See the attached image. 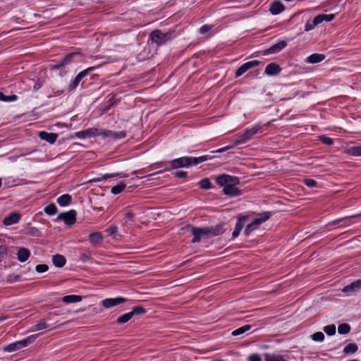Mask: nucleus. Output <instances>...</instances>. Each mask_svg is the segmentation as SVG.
I'll return each mask as SVG.
<instances>
[{"instance_id":"obj_1","label":"nucleus","mask_w":361,"mask_h":361,"mask_svg":"<svg viewBox=\"0 0 361 361\" xmlns=\"http://www.w3.org/2000/svg\"><path fill=\"white\" fill-rule=\"evenodd\" d=\"M185 231H189L193 235L192 243H199L202 238H211L215 235H219L224 233V228L221 226L217 225L210 227H195L190 225L183 228Z\"/></svg>"},{"instance_id":"obj_2","label":"nucleus","mask_w":361,"mask_h":361,"mask_svg":"<svg viewBox=\"0 0 361 361\" xmlns=\"http://www.w3.org/2000/svg\"><path fill=\"white\" fill-rule=\"evenodd\" d=\"M212 157L209 155H204L199 157H183L173 159L170 162L172 169H178L181 167H190L197 165L202 162L208 161Z\"/></svg>"},{"instance_id":"obj_3","label":"nucleus","mask_w":361,"mask_h":361,"mask_svg":"<svg viewBox=\"0 0 361 361\" xmlns=\"http://www.w3.org/2000/svg\"><path fill=\"white\" fill-rule=\"evenodd\" d=\"M261 126L259 125L252 126L251 128H246L243 132L239 133L235 139L232 140L233 145H242L247 142L258 133Z\"/></svg>"},{"instance_id":"obj_4","label":"nucleus","mask_w":361,"mask_h":361,"mask_svg":"<svg viewBox=\"0 0 361 361\" xmlns=\"http://www.w3.org/2000/svg\"><path fill=\"white\" fill-rule=\"evenodd\" d=\"M271 214V213L270 212L258 214L252 221L247 225L244 231L245 235L249 236L253 231L257 229L262 223L267 221L270 218Z\"/></svg>"},{"instance_id":"obj_5","label":"nucleus","mask_w":361,"mask_h":361,"mask_svg":"<svg viewBox=\"0 0 361 361\" xmlns=\"http://www.w3.org/2000/svg\"><path fill=\"white\" fill-rule=\"evenodd\" d=\"M37 337V334L31 335L21 341H18L4 346L3 350L4 351L8 353L16 352L17 350L25 348L29 344L32 343L36 339Z\"/></svg>"},{"instance_id":"obj_6","label":"nucleus","mask_w":361,"mask_h":361,"mask_svg":"<svg viewBox=\"0 0 361 361\" xmlns=\"http://www.w3.org/2000/svg\"><path fill=\"white\" fill-rule=\"evenodd\" d=\"M101 66V65L98 66H94L88 67L87 68L80 71L70 82V84L68 86V92H73L74 91L80 82L82 81V80L88 75L92 71L99 68Z\"/></svg>"},{"instance_id":"obj_7","label":"nucleus","mask_w":361,"mask_h":361,"mask_svg":"<svg viewBox=\"0 0 361 361\" xmlns=\"http://www.w3.org/2000/svg\"><path fill=\"white\" fill-rule=\"evenodd\" d=\"M174 37L173 32H162L159 30L152 31L150 34V39L152 42L157 45H162L171 40Z\"/></svg>"},{"instance_id":"obj_8","label":"nucleus","mask_w":361,"mask_h":361,"mask_svg":"<svg viewBox=\"0 0 361 361\" xmlns=\"http://www.w3.org/2000/svg\"><path fill=\"white\" fill-rule=\"evenodd\" d=\"M216 182L224 188L227 186L237 185L240 183L239 178L228 174H222L216 178Z\"/></svg>"},{"instance_id":"obj_9","label":"nucleus","mask_w":361,"mask_h":361,"mask_svg":"<svg viewBox=\"0 0 361 361\" xmlns=\"http://www.w3.org/2000/svg\"><path fill=\"white\" fill-rule=\"evenodd\" d=\"M103 133L104 130L102 129H99L97 128H90L85 130L76 132L75 133V137H77L80 140H84L87 138L94 137L97 136L103 137Z\"/></svg>"},{"instance_id":"obj_10","label":"nucleus","mask_w":361,"mask_h":361,"mask_svg":"<svg viewBox=\"0 0 361 361\" xmlns=\"http://www.w3.org/2000/svg\"><path fill=\"white\" fill-rule=\"evenodd\" d=\"M76 212L73 209L63 212L58 215V219L63 221L68 226L73 225L76 221Z\"/></svg>"},{"instance_id":"obj_11","label":"nucleus","mask_w":361,"mask_h":361,"mask_svg":"<svg viewBox=\"0 0 361 361\" xmlns=\"http://www.w3.org/2000/svg\"><path fill=\"white\" fill-rule=\"evenodd\" d=\"M127 301V299L123 297H117L115 298H106L102 301V306L106 309H109Z\"/></svg>"},{"instance_id":"obj_12","label":"nucleus","mask_w":361,"mask_h":361,"mask_svg":"<svg viewBox=\"0 0 361 361\" xmlns=\"http://www.w3.org/2000/svg\"><path fill=\"white\" fill-rule=\"evenodd\" d=\"M259 64V61L257 60H253L248 62H246L241 65L235 71V78H238L243 75L246 71L252 68L253 67L258 66Z\"/></svg>"},{"instance_id":"obj_13","label":"nucleus","mask_w":361,"mask_h":361,"mask_svg":"<svg viewBox=\"0 0 361 361\" xmlns=\"http://www.w3.org/2000/svg\"><path fill=\"white\" fill-rule=\"evenodd\" d=\"M20 218L21 215L19 213L13 212L4 219L3 224L5 226H11L18 223L20 220Z\"/></svg>"},{"instance_id":"obj_14","label":"nucleus","mask_w":361,"mask_h":361,"mask_svg":"<svg viewBox=\"0 0 361 361\" xmlns=\"http://www.w3.org/2000/svg\"><path fill=\"white\" fill-rule=\"evenodd\" d=\"M39 137L41 140H45L50 144H54L58 137V135L52 133L41 131L39 133Z\"/></svg>"},{"instance_id":"obj_15","label":"nucleus","mask_w":361,"mask_h":361,"mask_svg":"<svg viewBox=\"0 0 361 361\" xmlns=\"http://www.w3.org/2000/svg\"><path fill=\"white\" fill-rule=\"evenodd\" d=\"M126 136V131L116 132L109 130H104L103 137H111L114 139H121Z\"/></svg>"},{"instance_id":"obj_16","label":"nucleus","mask_w":361,"mask_h":361,"mask_svg":"<svg viewBox=\"0 0 361 361\" xmlns=\"http://www.w3.org/2000/svg\"><path fill=\"white\" fill-rule=\"evenodd\" d=\"M285 9L283 4L280 1H275L270 5L269 11L273 15H278Z\"/></svg>"},{"instance_id":"obj_17","label":"nucleus","mask_w":361,"mask_h":361,"mask_svg":"<svg viewBox=\"0 0 361 361\" xmlns=\"http://www.w3.org/2000/svg\"><path fill=\"white\" fill-rule=\"evenodd\" d=\"M17 259L20 262H26L30 257V251L25 247H20L17 252Z\"/></svg>"},{"instance_id":"obj_18","label":"nucleus","mask_w":361,"mask_h":361,"mask_svg":"<svg viewBox=\"0 0 361 361\" xmlns=\"http://www.w3.org/2000/svg\"><path fill=\"white\" fill-rule=\"evenodd\" d=\"M287 45V43L284 40H281L278 43L270 47L267 51L266 54H275L281 51Z\"/></svg>"},{"instance_id":"obj_19","label":"nucleus","mask_w":361,"mask_h":361,"mask_svg":"<svg viewBox=\"0 0 361 361\" xmlns=\"http://www.w3.org/2000/svg\"><path fill=\"white\" fill-rule=\"evenodd\" d=\"M281 71L280 66L274 63L268 64L265 68V73L268 75H276Z\"/></svg>"},{"instance_id":"obj_20","label":"nucleus","mask_w":361,"mask_h":361,"mask_svg":"<svg viewBox=\"0 0 361 361\" xmlns=\"http://www.w3.org/2000/svg\"><path fill=\"white\" fill-rule=\"evenodd\" d=\"M235 186L236 185L227 186L226 188L223 189L224 193L230 197L240 196L242 194V192Z\"/></svg>"},{"instance_id":"obj_21","label":"nucleus","mask_w":361,"mask_h":361,"mask_svg":"<svg viewBox=\"0 0 361 361\" xmlns=\"http://www.w3.org/2000/svg\"><path fill=\"white\" fill-rule=\"evenodd\" d=\"M52 262L55 267L61 268L66 264V259L63 255L57 254L52 256Z\"/></svg>"},{"instance_id":"obj_22","label":"nucleus","mask_w":361,"mask_h":361,"mask_svg":"<svg viewBox=\"0 0 361 361\" xmlns=\"http://www.w3.org/2000/svg\"><path fill=\"white\" fill-rule=\"evenodd\" d=\"M361 288V279H359L355 282H353L351 283L350 284L345 286L343 289H342V291L343 293H350V292H352V291H355L357 289H360Z\"/></svg>"},{"instance_id":"obj_23","label":"nucleus","mask_w":361,"mask_h":361,"mask_svg":"<svg viewBox=\"0 0 361 361\" xmlns=\"http://www.w3.org/2000/svg\"><path fill=\"white\" fill-rule=\"evenodd\" d=\"M325 55L323 54H312L307 58V62L309 63H317L325 59Z\"/></svg>"},{"instance_id":"obj_24","label":"nucleus","mask_w":361,"mask_h":361,"mask_svg":"<svg viewBox=\"0 0 361 361\" xmlns=\"http://www.w3.org/2000/svg\"><path fill=\"white\" fill-rule=\"evenodd\" d=\"M114 177L126 178V177H128V175L123 172L115 173H106V174H104V176H102L101 178L94 179L93 181L99 182V181L106 180L107 178H114Z\"/></svg>"},{"instance_id":"obj_25","label":"nucleus","mask_w":361,"mask_h":361,"mask_svg":"<svg viewBox=\"0 0 361 361\" xmlns=\"http://www.w3.org/2000/svg\"><path fill=\"white\" fill-rule=\"evenodd\" d=\"M81 300L82 297L77 295H68L61 298V301L66 304L79 302Z\"/></svg>"},{"instance_id":"obj_26","label":"nucleus","mask_w":361,"mask_h":361,"mask_svg":"<svg viewBox=\"0 0 361 361\" xmlns=\"http://www.w3.org/2000/svg\"><path fill=\"white\" fill-rule=\"evenodd\" d=\"M89 240H90V243L92 245L96 246V245H99L102 242V235L99 232L92 233L89 235Z\"/></svg>"},{"instance_id":"obj_27","label":"nucleus","mask_w":361,"mask_h":361,"mask_svg":"<svg viewBox=\"0 0 361 361\" xmlns=\"http://www.w3.org/2000/svg\"><path fill=\"white\" fill-rule=\"evenodd\" d=\"M72 197L68 194H64L57 198L58 204L61 207H66L71 204Z\"/></svg>"},{"instance_id":"obj_28","label":"nucleus","mask_w":361,"mask_h":361,"mask_svg":"<svg viewBox=\"0 0 361 361\" xmlns=\"http://www.w3.org/2000/svg\"><path fill=\"white\" fill-rule=\"evenodd\" d=\"M335 14H319L316 16V23H319V24L322 23L324 21L330 22L335 18Z\"/></svg>"},{"instance_id":"obj_29","label":"nucleus","mask_w":361,"mask_h":361,"mask_svg":"<svg viewBox=\"0 0 361 361\" xmlns=\"http://www.w3.org/2000/svg\"><path fill=\"white\" fill-rule=\"evenodd\" d=\"M244 220V218H240L237 221L235 229L232 233L233 238H237L239 235L240 233L241 232L242 229L243 228Z\"/></svg>"},{"instance_id":"obj_30","label":"nucleus","mask_w":361,"mask_h":361,"mask_svg":"<svg viewBox=\"0 0 361 361\" xmlns=\"http://www.w3.org/2000/svg\"><path fill=\"white\" fill-rule=\"evenodd\" d=\"M251 328H252V325H250V324L244 325V326L234 330L233 331H232L231 335L233 336H237L242 335V334H245V332L250 331L251 329Z\"/></svg>"},{"instance_id":"obj_31","label":"nucleus","mask_w":361,"mask_h":361,"mask_svg":"<svg viewBox=\"0 0 361 361\" xmlns=\"http://www.w3.org/2000/svg\"><path fill=\"white\" fill-rule=\"evenodd\" d=\"M126 185L123 182H120L115 186H113L111 189V192L114 195H118L121 193L126 188Z\"/></svg>"},{"instance_id":"obj_32","label":"nucleus","mask_w":361,"mask_h":361,"mask_svg":"<svg viewBox=\"0 0 361 361\" xmlns=\"http://www.w3.org/2000/svg\"><path fill=\"white\" fill-rule=\"evenodd\" d=\"M358 350V347L357 345L354 343H348V345H346L345 346V348H343V353L345 354H353L355 353H356Z\"/></svg>"},{"instance_id":"obj_33","label":"nucleus","mask_w":361,"mask_h":361,"mask_svg":"<svg viewBox=\"0 0 361 361\" xmlns=\"http://www.w3.org/2000/svg\"><path fill=\"white\" fill-rule=\"evenodd\" d=\"M348 153L354 157H361V145H355L348 149Z\"/></svg>"},{"instance_id":"obj_34","label":"nucleus","mask_w":361,"mask_h":361,"mask_svg":"<svg viewBox=\"0 0 361 361\" xmlns=\"http://www.w3.org/2000/svg\"><path fill=\"white\" fill-rule=\"evenodd\" d=\"M18 99V96L16 94L5 95L3 92H0V101L11 102H15Z\"/></svg>"},{"instance_id":"obj_35","label":"nucleus","mask_w":361,"mask_h":361,"mask_svg":"<svg viewBox=\"0 0 361 361\" xmlns=\"http://www.w3.org/2000/svg\"><path fill=\"white\" fill-rule=\"evenodd\" d=\"M132 317V314L130 313V312H129L118 317L116 319V322L118 324H125L128 322L130 319H131Z\"/></svg>"},{"instance_id":"obj_36","label":"nucleus","mask_w":361,"mask_h":361,"mask_svg":"<svg viewBox=\"0 0 361 361\" xmlns=\"http://www.w3.org/2000/svg\"><path fill=\"white\" fill-rule=\"evenodd\" d=\"M265 361H286L282 355H265Z\"/></svg>"},{"instance_id":"obj_37","label":"nucleus","mask_w":361,"mask_h":361,"mask_svg":"<svg viewBox=\"0 0 361 361\" xmlns=\"http://www.w3.org/2000/svg\"><path fill=\"white\" fill-rule=\"evenodd\" d=\"M44 212L48 215H54L57 212V207L55 204L51 203L46 206L44 209Z\"/></svg>"},{"instance_id":"obj_38","label":"nucleus","mask_w":361,"mask_h":361,"mask_svg":"<svg viewBox=\"0 0 361 361\" xmlns=\"http://www.w3.org/2000/svg\"><path fill=\"white\" fill-rule=\"evenodd\" d=\"M350 331V326L347 323L341 324L338 327V331L340 334H346Z\"/></svg>"},{"instance_id":"obj_39","label":"nucleus","mask_w":361,"mask_h":361,"mask_svg":"<svg viewBox=\"0 0 361 361\" xmlns=\"http://www.w3.org/2000/svg\"><path fill=\"white\" fill-rule=\"evenodd\" d=\"M198 184L202 189L208 190L212 188V183L209 178H203Z\"/></svg>"},{"instance_id":"obj_40","label":"nucleus","mask_w":361,"mask_h":361,"mask_svg":"<svg viewBox=\"0 0 361 361\" xmlns=\"http://www.w3.org/2000/svg\"><path fill=\"white\" fill-rule=\"evenodd\" d=\"M319 23H316V17L314 18L312 21L307 20L305 25V30L308 32L314 28L315 26L318 25Z\"/></svg>"},{"instance_id":"obj_41","label":"nucleus","mask_w":361,"mask_h":361,"mask_svg":"<svg viewBox=\"0 0 361 361\" xmlns=\"http://www.w3.org/2000/svg\"><path fill=\"white\" fill-rule=\"evenodd\" d=\"M146 312L145 309L142 306H135L132 308V310L130 311V313L132 314V316L133 317L135 314H143Z\"/></svg>"},{"instance_id":"obj_42","label":"nucleus","mask_w":361,"mask_h":361,"mask_svg":"<svg viewBox=\"0 0 361 361\" xmlns=\"http://www.w3.org/2000/svg\"><path fill=\"white\" fill-rule=\"evenodd\" d=\"M336 326L334 324H329L324 328V332L329 336H333L336 334Z\"/></svg>"},{"instance_id":"obj_43","label":"nucleus","mask_w":361,"mask_h":361,"mask_svg":"<svg viewBox=\"0 0 361 361\" xmlns=\"http://www.w3.org/2000/svg\"><path fill=\"white\" fill-rule=\"evenodd\" d=\"M319 140L321 141L323 144L329 146H331L334 144L333 139L326 135L319 136Z\"/></svg>"},{"instance_id":"obj_44","label":"nucleus","mask_w":361,"mask_h":361,"mask_svg":"<svg viewBox=\"0 0 361 361\" xmlns=\"http://www.w3.org/2000/svg\"><path fill=\"white\" fill-rule=\"evenodd\" d=\"M312 338L316 342H322L324 340V334L321 331H318L312 335Z\"/></svg>"},{"instance_id":"obj_45","label":"nucleus","mask_w":361,"mask_h":361,"mask_svg":"<svg viewBox=\"0 0 361 361\" xmlns=\"http://www.w3.org/2000/svg\"><path fill=\"white\" fill-rule=\"evenodd\" d=\"M8 247L4 245H0V262L7 256Z\"/></svg>"},{"instance_id":"obj_46","label":"nucleus","mask_w":361,"mask_h":361,"mask_svg":"<svg viewBox=\"0 0 361 361\" xmlns=\"http://www.w3.org/2000/svg\"><path fill=\"white\" fill-rule=\"evenodd\" d=\"M48 327V324L45 320H41L39 322L36 324L34 326V330H42L47 329Z\"/></svg>"},{"instance_id":"obj_47","label":"nucleus","mask_w":361,"mask_h":361,"mask_svg":"<svg viewBox=\"0 0 361 361\" xmlns=\"http://www.w3.org/2000/svg\"><path fill=\"white\" fill-rule=\"evenodd\" d=\"M76 54H77V53H75V52H73V53H70V54H67V55H66V56L62 59V61H63V63H65V65H66H66H68V64H69V63L72 61V60H73V57H74Z\"/></svg>"},{"instance_id":"obj_48","label":"nucleus","mask_w":361,"mask_h":361,"mask_svg":"<svg viewBox=\"0 0 361 361\" xmlns=\"http://www.w3.org/2000/svg\"><path fill=\"white\" fill-rule=\"evenodd\" d=\"M27 233L32 236H40L41 232L36 227H30L28 228Z\"/></svg>"},{"instance_id":"obj_49","label":"nucleus","mask_w":361,"mask_h":361,"mask_svg":"<svg viewBox=\"0 0 361 361\" xmlns=\"http://www.w3.org/2000/svg\"><path fill=\"white\" fill-rule=\"evenodd\" d=\"M49 269V267L47 264H38L35 267V270L38 273H44L46 272Z\"/></svg>"},{"instance_id":"obj_50","label":"nucleus","mask_w":361,"mask_h":361,"mask_svg":"<svg viewBox=\"0 0 361 361\" xmlns=\"http://www.w3.org/2000/svg\"><path fill=\"white\" fill-rule=\"evenodd\" d=\"M304 183L309 188H314L317 186V181L311 178L305 179Z\"/></svg>"},{"instance_id":"obj_51","label":"nucleus","mask_w":361,"mask_h":361,"mask_svg":"<svg viewBox=\"0 0 361 361\" xmlns=\"http://www.w3.org/2000/svg\"><path fill=\"white\" fill-rule=\"evenodd\" d=\"M20 276L16 274L9 275L7 278V281L9 283H13L20 281Z\"/></svg>"},{"instance_id":"obj_52","label":"nucleus","mask_w":361,"mask_h":361,"mask_svg":"<svg viewBox=\"0 0 361 361\" xmlns=\"http://www.w3.org/2000/svg\"><path fill=\"white\" fill-rule=\"evenodd\" d=\"M65 66H66L65 63H63V61L61 60L54 65H51L50 69L51 70L60 69Z\"/></svg>"},{"instance_id":"obj_53","label":"nucleus","mask_w":361,"mask_h":361,"mask_svg":"<svg viewBox=\"0 0 361 361\" xmlns=\"http://www.w3.org/2000/svg\"><path fill=\"white\" fill-rule=\"evenodd\" d=\"M91 257L90 255L88 253H82L80 254L79 256V259L82 262H87L90 259Z\"/></svg>"},{"instance_id":"obj_54","label":"nucleus","mask_w":361,"mask_h":361,"mask_svg":"<svg viewBox=\"0 0 361 361\" xmlns=\"http://www.w3.org/2000/svg\"><path fill=\"white\" fill-rule=\"evenodd\" d=\"M212 28V25H202L200 28V32L201 34H205L207 33V32H209V30H211V29Z\"/></svg>"},{"instance_id":"obj_55","label":"nucleus","mask_w":361,"mask_h":361,"mask_svg":"<svg viewBox=\"0 0 361 361\" xmlns=\"http://www.w3.org/2000/svg\"><path fill=\"white\" fill-rule=\"evenodd\" d=\"M249 361H262L261 357L258 354H252L248 357Z\"/></svg>"},{"instance_id":"obj_56","label":"nucleus","mask_w":361,"mask_h":361,"mask_svg":"<svg viewBox=\"0 0 361 361\" xmlns=\"http://www.w3.org/2000/svg\"><path fill=\"white\" fill-rule=\"evenodd\" d=\"M174 176L175 177H177V178H185L186 176H187V172L185 171H176L173 173Z\"/></svg>"},{"instance_id":"obj_57","label":"nucleus","mask_w":361,"mask_h":361,"mask_svg":"<svg viewBox=\"0 0 361 361\" xmlns=\"http://www.w3.org/2000/svg\"><path fill=\"white\" fill-rule=\"evenodd\" d=\"M42 86V84L40 81H37L36 82L34 85H33V89L34 90L37 91L38 90H39Z\"/></svg>"},{"instance_id":"obj_58","label":"nucleus","mask_w":361,"mask_h":361,"mask_svg":"<svg viewBox=\"0 0 361 361\" xmlns=\"http://www.w3.org/2000/svg\"><path fill=\"white\" fill-rule=\"evenodd\" d=\"M231 144L230 145H227V146L224 147V149L225 152L228 150V149H231L233 147H234L235 146L238 145H233V143L232 142V140L231 141Z\"/></svg>"},{"instance_id":"obj_59","label":"nucleus","mask_w":361,"mask_h":361,"mask_svg":"<svg viewBox=\"0 0 361 361\" xmlns=\"http://www.w3.org/2000/svg\"><path fill=\"white\" fill-rule=\"evenodd\" d=\"M231 144L230 145H227V146L224 147V149L225 152L228 150V149H231L233 147H234L235 146L238 145H233V143L232 142V140L231 141Z\"/></svg>"},{"instance_id":"obj_60","label":"nucleus","mask_w":361,"mask_h":361,"mask_svg":"<svg viewBox=\"0 0 361 361\" xmlns=\"http://www.w3.org/2000/svg\"><path fill=\"white\" fill-rule=\"evenodd\" d=\"M114 104V99L112 97L111 99H109L108 101V106H107V109H109V107H111V106H113Z\"/></svg>"},{"instance_id":"obj_61","label":"nucleus","mask_w":361,"mask_h":361,"mask_svg":"<svg viewBox=\"0 0 361 361\" xmlns=\"http://www.w3.org/2000/svg\"><path fill=\"white\" fill-rule=\"evenodd\" d=\"M224 147H221V148H219L216 150H214V151H212V153H223L224 152Z\"/></svg>"},{"instance_id":"obj_62","label":"nucleus","mask_w":361,"mask_h":361,"mask_svg":"<svg viewBox=\"0 0 361 361\" xmlns=\"http://www.w3.org/2000/svg\"><path fill=\"white\" fill-rule=\"evenodd\" d=\"M1 185H2V181H1V179L0 178V188L1 187Z\"/></svg>"},{"instance_id":"obj_63","label":"nucleus","mask_w":361,"mask_h":361,"mask_svg":"<svg viewBox=\"0 0 361 361\" xmlns=\"http://www.w3.org/2000/svg\"><path fill=\"white\" fill-rule=\"evenodd\" d=\"M60 75H61V76H63V73H60Z\"/></svg>"}]
</instances>
